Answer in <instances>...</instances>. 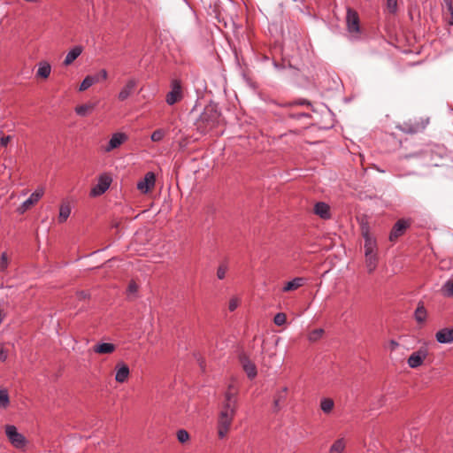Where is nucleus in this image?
Listing matches in <instances>:
<instances>
[{
    "mask_svg": "<svg viewBox=\"0 0 453 453\" xmlns=\"http://www.w3.org/2000/svg\"><path fill=\"white\" fill-rule=\"evenodd\" d=\"M236 395V388L234 384H230L225 393V399L222 403L217 421L218 435L220 439H224L230 431L237 411Z\"/></svg>",
    "mask_w": 453,
    "mask_h": 453,
    "instance_id": "obj_1",
    "label": "nucleus"
},
{
    "mask_svg": "<svg viewBox=\"0 0 453 453\" xmlns=\"http://www.w3.org/2000/svg\"><path fill=\"white\" fill-rule=\"evenodd\" d=\"M219 113L214 106H207L197 120V129L202 133L207 132L208 129L212 128L216 122H218Z\"/></svg>",
    "mask_w": 453,
    "mask_h": 453,
    "instance_id": "obj_2",
    "label": "nucleus"
},
{
    "mask_svg": "<svg viewBox=\"0 0 453 453\" xmlns=\"http://www.w3.org/2000/svg\"><path fill=\"white\" fill-rule=\"evenodd\" d=\"M171 89L166 94L165 102L168 105H173L176 103H179L183 98V89L181 86V82L179 80H173L171 81Z\"/></svg>",
    "mask_w": 453,
    "mask_h": 453,
    "instance_id": "obj_3",
    "label": "nucleus"
},
{
    "mask_svg": "<svg viewBox=\"0 0 453 453\" xmlns=\"http://www.w3.org/2000/svg\"><path fill=\"white\" fill-rule=\"evenodd\" d=\"M5 434L10 442L17 449L25 447L27 441L23 434L18 432L15 426H5Z\"/></svg>",
    "mask_w": 453,
    "mask_h": 453,
    "instance_id": "obj_4",
    "label": "nucleus"
},
{
    "mask_svg": "<svg viewBox=\"0 0 453 453\" xmlns=\"http://www.w3.org/2000/svg\"><path fill=\"white\" fill-rule=\"evenodd\" d=\"M108 77V73L105 69H101L95 75H87L81 81L79 87V91L82 92L89 88L92 85L105 81Z\"/></svg>",
    "mask_w": 453,
    "mask_h": 453,
    "instance_id": "obj_5",
    "label": "nucleus"
},
{
    "mask_svg": "<svg viewBox=\"0 0 453 453\" xmlns=\"http://www.w3.org/2000/svg\"><path fill=\"white\" fill-rule=\"evenodd\" d=\"M112 180L111 177L106 173L100 175L98 182L94 186L90 191L92 196H98L103 195L111 186Z\"/></svg>",
    "mask_w": 453,
    "mask_h": 453,
    "instance_id": "obj_6",
    "label": "nucleus"
},
{
    "mask_svg": "<svg viewBox=\"0 0 453 453\" xmlns=\"http://www.w3.org/2000/svg\"><path fill=\"white\" fill-rule=\"evenodd\" d=\"M127 135L124 133H114L111 137L108 144L104 148V152H111V150L120 147L126 141H127Z\"/></svg>",
    "mask_w": 453,
    "mask_h": 453,
    "instance_id": "obj_7",
    "label": "nucleus"
},
{
    "mask_svg": "<svg viewBox=\"0 0 453 453\" xmlns=\"http://www.w3.org/2000/svg\"><path fill=\"white\" fill-rule=\"evenodd\" d=\"M347 27L349 33L359 32V18L357 12L350 8L347 10Z\"/></svg>",
    "mask_w": 453,
    "mask_h": 453,
    "instance_id": "obj_8",
    "label": "nucleus"
},
{
    "mask_svg": "<svg viewBox=\"0 0 453 453\" xmlns=\"http://www.w3.org/2000/svg\"><path fill=\"white\" fill-rule=\"evenodd\" d=\"M156 177L151 172L145 174L144 178L137 183V188L143 194L148 193L155 186Z\"/></svg>",
    "mask_w": 453,
    "mask_h": 453,
    "instance_id": "obj_9",
    "label": "nucleus"
},
{
    "mask_svg": "<svg viewBox=\"0 0 453 453\" xmlns=\"http://www.w3.org/2000/svg\"><path fill=\"white\" fill-rule=\"evenodd\" d=\"M43 194H44V188L42 187L38 188L35 191H34L31 194V196L26 201L23 202V203L19 208V211L20 212L26 211L32 205L36 203L41 199V197L43 196Z\"/></svg>",
    "mask_w": 453,
    "mask_h": 453,
    "instance_id": "obj_10",
    "label": "nucleus"
},
{
    "mask_svg": "<svg viewBox=\"0 0 453 453\" xmlns=\"http://www.w3.org/2000/svg\"><path fill=\"white\" fill-rule=\"evenodd\" d=\"M410 224L411 223L409 220L403 219L397 220L390 232V241L394 242L399 236H401L404 233V231L410 226Z\"/></svg>",
    "mask_w": 453,
    "mask_h": 453,
    "instance_id": "obj_11",
    "label": "nucleus"
},
{
    "mask_svg": "<svg viewBox=\"0 0 453 453\" xmlns=\"http://www.w3.org/2000/svg\"><path fill=\"white\" fill-rule=\"evenodd\" d=\"M427 356V351L425 349H420L413 352L408 358V365L411 368H417L420 366Z\"/></svg>",
    "mask_w": 453,
    "mask_h": 453,
    "instance_id": "obj_12",
    "label": "nucleus"
},
{
    "mask_svg": "<svg viewBox=\"0 0 453 453\" xmlns=\"http://www.w3.org/2000/svg\"><path fill=\"white\" fill-rule=\"evenodd\" d=\"M137 81L134 78H131L127 81L125 86L121 88L118 94V99L119 101L127 100L134 92L136 88Z\"/></svg>",
    "mask_w": 453,
    "mask_h": 453,
    "instance_id": "obj_13",
    "label": "nucleus"
},
{
    "mask_svg": "<svg viewBox=\"0 0 453 453\" xmlns=\"http://www.w3.org/2000/svg\"><path fill=\"white\" fill-rule=\"evenodd\" d=\"M116 374L115 380L119 383H124L129 377L130 370L129 367L123 362H119L115 367Z\"/></svg>",
    "mask_w": 453,
    "mask_h": 453,
    "instance_id": "obj_14",
    "label": "nucleus"
},
{
    "mask_svg": "<svg viewBox=\"0 0 453 453\" xmlns=\"http://www.w3.org/2000/svg\"><path fill=\"white\" fill-rule=\"evenodd\" d=\"M240 362L245 372L250 379H253L257 375V368L254 363H252L247 357L242 356Z\"/></svg>",
    "mask_w": 453,
    "mask_h": 453,
    "instance_id": "obj_15",
    "label": "nucleus"
},
{
    "mask_svg": "<svg viewBox=\"0 0 453 453\" xmlns=\"http://www.w3.org/2000/svg\"><path fill=\"white\" fill-rule=\"evenodd\" d=\"M435 338L440 343H452L453 342V328H443L439 330Z\"/></svg>",
    "mask_w": 453,
    "mask_h": 453,
    "instance_id": "obj_16",
    "label": "nucleus"
},
{
    "mask_svg": "<svg viewBox=\"0 0 453 453\" xmlns=\"http://www.w3.org/2000/svg\"><path fill=\"white\" fill-rule=\"evenodd\" d=\"M314 213L323 219H327L331 216L328 204L323 202H319L314 205Z\"/></svg>",
    "mask_w": 453,
    "mask_h": 453,
    "instance_id": "obj_17",
    "label": "nucleus"
},
{
    "mask_svg": "<svg viewBox=\"0 0 453 453\" xmlns=\"http://www.w3.org/2000/svg\"><path fill=\"white\" fill-rule=\"evenodd\" d=\"M347 447V441L344 437L338 438L330 446L327 453H344Z\"/></svg>",
    "mask_w": 453,
    "mask_h": 453,
    "instance_id": "obj_18",
    "label": "nucleus"
},
{
    "mask_svg": "<svg viewBox=\"0 0 453 453\" xmlns=\"http://www.w3.org/2000/svg\"><path fill=\"white\" fill-rule=\"evenodd\" d=\"M365 237V255L377 254V245L374 239H372L368 233L364 234Z\"/></svg>",
    "mask_w": 453,
    "mask_h": 453,
    "instance_id": "obj_19",
    "label": "nucleus"
},
{
    "mask_svg": "<svg viewBox=\"0 0 453 453\" xmlns=\"http://www.w3.org/2000/svg\"><path fill=\"white\" fill-rule=\"evenodd\" d=\"M116 349L113 343L103 342L93 346L92 350L97 354H111Z\"/></svg>",
    "mask_w": 453,
    "mask_h": 453,
    "instance_id": "obj_20",
    "label": "nucleus"
},
{
    "mask_svg": "<svg viewBox=\"0 0 453 453\" xmlns=\"http://www.w3.org/2000/svg\"><path fill=\"white\" fill-rule=\"evenodd\" d=\"M82 52L81 46L73 47L65 56V58L63 62L64 65H71Z\"/></svg>",
    "mask_w": 453,
    "mask_h": 453,
    "instance_id": "obj_21",
    "label": "nucleus"
},
{
    "mask_svg": "<svg viewBox=\"0 0 453 453\" xmlns=\"http://www.w3.org/2000/svg\"><path fill=\"white\" fill-rule=\"evenodd\" d=\"M305 282V279L302 277H296L293 279L292 280L287 282L285 286L283 287L284 292H289L297 289L298 288L302 287Z\"/></svg>",
    "mask_w": 453,
    "mask_h": 453,
    "instance_id": "obj_22",
    "label": "nucleus"
},
{
    "mask_svg": "<svg viewBox=\"0 0 453 453\" xmlns=\"http://www.w3.org/2000/svg\"><path fill=\"white\" fill-rule=\"evenodd\" d=\"M96 106V103H87L75 107V112L77 115L85 117L88 115Z\"/></svg>",
    "mask_w": 453,
    "mask_h": 453,
    "instance_id": "obj_23",
    "label": "nucleus"
},
{
    "mask_svg": "<svg viewBox=\"0 0 453 453\" xmlns=\"http://www.w3.org/2000/svg\"><path fill=\"white\" fill-rule=\"evenodd\" d=\"M365 266L369 273L374 272L377 267L378 257L377 254L365 255Z\"/></svg>",
    "mask_w": 453,
    "mask_h": 453,
    "instance_id": "obj_24",
    "label": "nucleus"
},
{
    "mask_svg": "<svg viewBox=\"0 0 453 453\" xmlns=\"http://www.w3.org/2000/svg\"><path fill=\"white\" fill-rule=\"evenodd\" d=\"M50 72H51L50 65L47 62H41V63H39V67H38L36 75L38 77L47 79L50 76Z\"/></svg>",
    "mask_w": 453,
    "mask_h": 453,
    "instance_id": "obj_25",
    "label": "nucleus"
},
{
    "mask_svg": "<svg viewBox=\"0 0 453 453\" xmlns=\"http://www.w3.org/2000/svg\"><path fill=\"white\" fill-rule=\"evenodd\" d=\"M427 316L426 310L423 303H418V307L414 312L415 319L418 323H423Z\"/></svg>",
    "mask_w": 453,
    "mask_h": 453,
    "instance_id": "obj_26",
    "label": "nucleus"
},
{
    "mask_svg": "<svg viewBox=\"0 0 453 453\" xmlns=\"http://www.w3.org/2000/svg\"><path fill=\"white\" fill-rule=\"evenodd\" d=\"M71 214V206L68 203H63L59 208L58 221L65 222Z\"/></svg>",
    "mask_w": 453,
    "mask_h": 453,
    "instance_id": "obj_27",
    "label": "nucleus"
},
{
    "mask_svg": "<svg viewBox=\"0 0 453 453\" xmlns=\"http://www.w3.org/2000/svg\"><path fill=\"white\" fill-rule=\"evenodd\" d=\"M334 406V403L331 398H323L320 401V408L322 411L326 414H329L332 412Z\"/></svg>",
    "mask_w": 453,
    "mask_h": 453,
    "instance_id": "obj_28",
    "label": "nucleus"
},
{
    "mask_svg": "<svg viewBox=\"0 0 453 453\" xmlns=\"http://www.w3.org/2000/svg\"><path fill=\"white\" fill-rule=\"evenodd\" d=\"M288 391V388H283L280 392H278L275 395L274 402H273V408L274 411H278L280 409V403L283 402L285 399V394Z\"/></svg>",
    "mask_w": 453,
    "mask_h": 453,
    "instance_id": "obj_29",
    "label": "nucleus"
},
{
    "mask_svg": "<svg viewBox=\"0 0 453 453\" xmlns=\"http://www.w3.org/2000/svg\"><path fill=\"white\" fill-rule=\"evenodd\" d=\"M166 134H167V131L165 129L158 128L151 134L150 139L154 142H161L165 138Z\"/></svg>",
    "mask_w": 453,
    "mask_h": 453,
    "instance_id": "obj_30",
    "label": "nucleus"
},
{
    "mask_svg": "<svg viewBox=\"0 0 453 453\" xmlns=\"http://www.w3.org/2000/svg\"><path fill=\"white\" fill-rule=\"evenodd\" d=\"M10 403L9 395L6 389H0V408L5 409Z\"/></svg>",
    "mask_w": 453,
    "mask_h": 453,
    "instance_id": "obj_31",
    "label": "nucleus"
},
{
    "mask_svg": "<svg viewBox=\"0 0 453 453\" xmlns=\"http://www.w3.org/2000/svg\"><path fill=\"white\" fill-rule=\"evenodd\" d=\"M441 291H442L443 295L446 296H453V279L447 280L443 284V286L441 288Z\"/></svg>",
    "mask_w": 453,
    "mask_h": 453,
    "instance_id": "obj_32",
    "label": "nucleus"
},
{
    "mask_svg": "<svg viewBox=\"0 0 453 453\" xmlns=\"http://www.w3.org/2000/svg\"><path fill=\"white\" fill-rule=\"evenodd\" d=\"M323 334L324 330L322 328L314 329L310 332L308 339L310 342H317L322 337Z\"/></svg>",
    "mask_w": 453,
    "mask_h": 453,
    "instance_id": "obj_33",
    "label": "nucleus"
},
{
    "mask_svg": "<svg viewBox=\"0 0 453 453\" xmlns=\"http://www.w3.org/2000/svg\"><path fill=\"white\" fill-rule=\"evenodd\" d=\"M446 4H447V6H448V12H449V15L446 14L445 15V20L446 22L452 26L453 25V7H452V3L450 0H445Z\"/></svg>",
    "mask_w": 453,
    "mask_h": 453,
    "instance_id": "obj_34",
    "label": "nucleus"
},
{
    "mask_svg": "<svg viewBox=\"0 0 453 453\" xmlns=\"http://www.w3.org/2000/svg\"><path fill=\"white\" fill-rule=\"evenodd\" d=\"M386 6L388 12L395 14L397 12V0H387Z\"/></svg>",
    "mask_w": 453,
    "mask_h": 453,
    "instance_id": "obj_35",
    "label": "nucleus"
},
{
    "mask_svg": "<svg viewBox=\"0 0 453 453\" xmlns=\"http://www.w3.org/2000/svg\"><path fill=\"white\" fill-rule=\"evenodd\" d=\"M9 265V258L5 252L1 255L0 258V272H4L7 269Z\"/></svg>",
    "mask_w": 453,
    "mask_h": 453,
    "instance_id": "obj_36",
    "label": "nucleus"
},
{
    "mask_svg": "<svg viewBox=\"0 0 453 453\" xmlns=\"http://www.w3.org/2000/svg\"><path fill=\"white\" fill-rule=\"evenodd\" d=\"M287 317L285 313L280 312L274 316L273 322L277 326H282L286 323Z\"/></svg>",
    "mask_w": 453,
    "mask_h": 453,
    "instance_id": "obj_37",
    "label": "nucleus"
},
{
    "mask_svg": "<svg viewBox=\"0 0 453 453\" xmlns=\"http://www.w3.org/2000/svg\"><path fill=\"white\" fill-rule=\"evenodd\" d=\"M177 438L180 442L184 443L188 441L189 434L186 430L181 429L177 432Z\"/></svg>",
    "mask_w": 453,
    "mask_h": 453,
    "instance_id": "obj_38",
    "label": "nucleus"
},
{
    "mask_svg": "<svg viewBox=\"0 0 453 453\" xmlns=\"http://www.w3.org/2000/svg\"><path fill=\"white\" fill-rule=\"evenodd\" d=\"M227 272V265L226 264H221L217 270V277L219 280H223L226 277Z\"/></svg>",
    "mask_w": 453,
    "mask_h": 453,
    "instance_id": "obj_39",
    "label": "nucleus"
},
{
    "mask_svg": "<svg viewBox=\"0 0 453 453\" xmlns=\"http://www.w3.org/2000/svg\"><path fill=\"white\" fill-rule=\"evenodd\" d=\"M240 304V299L238 297H232L229 301L228 309L234 311Z\"/></svg>",
    "mask_w": 453,
    "mask_h": 453,
    "instance_id": "obj_40",
    "label": "nucleus"
},
{
    "mask_svg": "<svg viewBox=\"0 0 453 453\" xmlns=\"http://www.w3.org/2000/svg\"><path fill=\"white\" fill-rule=\"evenodd\" d=\"M11 140H12V136H10V135H4L0 139V144L2 146L5 147L10 142Z\"/></svg>",
    "mask_w": 453,
    "mask_h": 453,
    "instance_id": "obj_41",
    "label": "nucleus"
},
{
    "mask_svg": "<svg viewBox=\"0 0 453 453\" xmlns=\"http://www.w3.org/2000/svg\"><path fill=\"white\" fill-rule=\"evenodd\" d=\"M7 358H8V350H6L5 349L2 348L0 349V360L2 362H5Z\"/></svg>",
    "mask_w": 453,
    "mask_h": 453,
    "instance_id": "obj_42",
    "label": "nucleus"
},
{
    "mask_svg": "<svg viewBox=\"0 0 453 453\" xmlns=\"http://www.w3.org/2000/svg\"><path fill=\"white\" fill-rule=\"evenodd\" d=\"M297 104H300V105H303V104L311 105V103L308 102V101H305V100H300V101H295V102H292V103L288 104V105H290V106L297 105Z\"/></svg>",
    "mask_w": 453,
    "mask_h": 453,
    "instance_id": "obj_43",
    "label": "nucleus"
},
{
    "mask_svg": "<svg viewBox=\"0 0 453 453\" xmlns=\"http://www.w3.org/2000/svg\"><path fill=\"white\" fill-rule=\"evenodd\" d=\"M137 291V285L134 282H130L128 285V292L134 294Z\"/></svg>",
    "mask_w": 453,
    "mask_h": 453,
    "instance_id": "obj_44",
    "label": "nucleus"
},
{
    "mask_svg": "<svg viewBox=\"0 0 453 453\" xmlns=\"http://www.w3.org/2000/svg\"><path fill=\"white\" fill-rule=\"evenodd\" d=\"M398 342L395 340H391L388 343V347L391 350H395L398 347Z\"/></svg>",
    "mask_w": 453,
    "mask_h": 453,
    "instance_id": "obj_45",
    "label": "nucleus"
},
{
    "mask_svg": "<svg viewBox=\"0 0 453 453\" xmlns=\"http://www.w3.org/2000/svg\"><path fill=\"white\" fill-rule=\"evenodd\" d=\"M88 297V294L85 291H80L77 293V298L80 300L86 299Z\"/></svg>",
    "mask_w": 453,
    "mask_h": 453,
    "instance_id": "obj_46",
    "label": "nucleus"
},
{
    "mask_svg": "<svg viewBox=\"0 0 453 453\" xmlns=\"http://www.w3.org/2000/svg\"><path fill=\"white\" fill-rule=\"evenodd\" d=\"M309 115L308 114H305V113H298L296 115V118H300V117H308Z\"/></svg>",
    "mask_w": 453,
    "mask_h": 453,
    "instance_id": "obj_47",
    "label": "nucleus"
}]
</instances>
